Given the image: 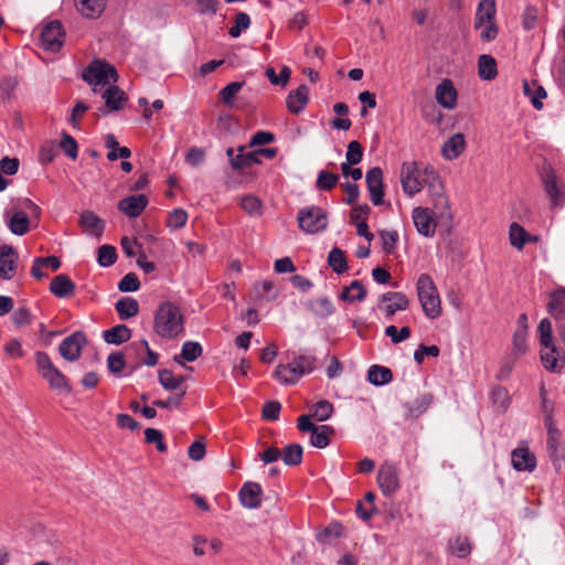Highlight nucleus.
<instances>
[{
  "instance_id": "obj_58",
  "label": "nucleus",
  "mask_w": 565,
  "mask_h": 565,
  "mask_svg": "<svg viewBox=\"0 0 565 565\" xmlns=\"http://www.w3.org/2000/svg\"><path fill=\"white\" fill-rule=\"evenodd\" d=\"M188 221V214L182 209H174L168 216L167 226L170 228H181Z\"/></svg>"
},
{
  "instance_id": "obj_45",
  "label": "nucleus",
  "mask_w": 565,
  "mask_h": 565,
  "mask_svg": "<svg viewBox=\"0 0 565 565\" xmlns=\"http://www.w3.org/2000/svg\"><path fill=\"white\" fill-rule=\"evenodd\" d=\"M239 205L250 216L263 215V203L257 196L253 194L244 195L239 200Z\"/></svg>"
},
{
  "instance_id": "obj_62",
  "label": "nucleus",
  "mask_w": 565,
  "mask_h": 565,
  "mask_svg": "<svg viewBox=\"0 0 565 565\" xmlns=\"http://www.w3.org/2000/svg\"><path fill=\"white\" fill-rule=\"evenodd\" d=\"M281 409V405L277 401H268L264 404L262 416L266 420H277L279 418V413Z\"/></svg>"
},
{
  "instance_id": "obj_42",
  "label": "nucleus",
  "mask_w": 565,
  "mask_h": 565,
  "mask_svg": "<svg viewBox=\"0 0 565 565\" xmlns=\"http://www.w3.org/2000/svg\"><path fill=\"white\" fill-rule=\"evenodd\" d=\"M303 449L299 444L287 445L282 451L280 458L287 466H298L302 461Z\"/></svg>"
},
{
  "instance_id": "obj_43",
  "label": "nucleus",
  "mask_w": 565,
  "mask_h": 565,
  "mask_svg": "<svg viewBox=\"0 0 565 565\" xmlns=\"http://www.w3.org/2000/svg\"><path fill=\"white\" fill-rule=\"evenodd\" d=\"M328 265L337 274H343L348 269V262L344 252L339 247H333L328 255Z\"/></svg>"
},
{
  "instance_id": "obj_36",
  "label": "nucleus",
  "mask_w": 565,
  "mask_h": 565,
  "mask_svg": "<svg viewBox=\"0 0 565 565\" xmlns=\"http://www.w3.org/2000/svg\"><path fill=\"white\" fill-rule=\"evenodd\" d=\"M115 309L121 320H127L138 315L139 303L131 297H124L115 303Z\"/></svg>"
},
{
  "instance_id": "obj_37",
  "label": "nucleus",
  "mask_w": 565,
  "mask_h": 565,
  "mask_svg": "<svg viewBox=\"0 0 565 565\" xmlns=\"http://www.w3.org/2000/svg\"><path fill=\"white\" fill-rule=\"evenodd\" d=\"M366 297V289L360 280H353L344 287L340 294V299L348 302L363 301Z\"/></svg>"
},
{
  "instance_id": "obj_33",
  "label": "nucleus",
  "mask_w": 565,
  "mask_h": 565,
  "mask_svg": "<svg viewBox=\"0 0 565 565\" xmlns=\"http://www.w3.org/2000/svg\"><path fill=\"white\" fill-rule=\"evenodd\" d=\"M104 340L110 344H122L131 338V330L126 324H117L103 333Z\"/></svg>"
},
{
  "instance_id": "obj_15",
  "label": "nucleus",
  "mask_w": 565,
  "mask_h": 565,
  "mask_svg": "<svg viewBox=\"0 0 565 565\" xmlns=\"http://www.w3.org/2000/svg\"><path fill=\"white\" fill-rule=\"evenodd\" d=\"M19 254L12 245L0 246V278L11 280L18 268Z\"/></svg>"
},
{
  "instance_id": "obj_59",
  "label": "nucleus",
  "mask_w": 565,
  "mask_h": 565,
  "mask_svg": "<svg viewBox=\"0 0 565 565\" xmlns=\"http://www.w3.org/2000/svg\"><path fill=\"white\" fill-rule=\"evenodd\" d=\"M491 399L493 404L501 411H505L510 404L508 391L501 386L492 390Z\"/></svg>"
},
{
  "instance_id": "obj_35",
  "label": "nucleus",
  "mask_w": 565,
  "mask_h": 565,
  "mask_svg": "<svg viewBox=\"0 0 565 565\" xmlns=\"http://www.w3.org/2000/svg\"><path fill=\"white\" fill-rule=\"evenodd\" d=\"M478 74L483 81L495 78L498 70L494 57L488 54L480 55L478 58Z\"/></svg>"
},
{
  "instance_id": "obj_56",
  "label": "nucleus",
  "mask_w": 565,
  "mask_h": 565,
  "mask_svg": "<svg viewBox=\"0 0 565 565\" xmlns=\"http://www.w3.org/2000/svg\"><path fill=\"white\" fill-rule=\"evenodd\" d=\"M385 335L391 338L393 343H399L411 337V329L409 327H402L398 330L396 326L391 324L385 328Z\"/></svg>"
},
{
  "instance_id": "obj_48",
  "label": "nucleus",
  "mask_w": 565,
  "mask_h": 565,
  "mask_svg": "<svg viewBox=\"0 0 565 565\" xmlns=\"http://www.w3.org/2000/svg\"><path fill=\"white\" fill-rule=\"evenodd\" d=\"M333 409V405L329 401L322 399L312 406L311 416L318 422H324L331 417Z\"/></svg>"
},
{
  "instance_id": "obj_28",
  "label": "nucleus",
  "mask_w": 565,
  "mask_h": 565,
  "mask_svg": "<svg viewBox=\"0 0 565 565\" xmlns=\"http://www.w3.org/2000/svg\"><path fill=\"white\" fill-rule=\"evenodd\" d=\"M79 224L90 235L99 237L105 228V222L92 211H85L81 214Z\"/></svg>"
},
{
  "instance_id": "obj_8",
  "label": "nucleus",
  "mask_w": 565,
  "mask_h": 565,
  "mask_svg": "<svg viewBox=\"0 0 565 565\" xmlns=\"http://www.w3.org/2000/svg\"><path fill=\"white\" fill-rule=\"evenodd\" d=\"M542 181L544 190L551 200L553 207H562L565 200V189L562 181L551 167L544 168Z\"/></svg>"
},
{
  "instance_id": "obj_12",
  "label": "nucleus",
  "mask_w": 565,
  "mask_h": 565,
  "mask_svg": "<svg viewBox=\"0 0 565 565\" xmlns=\"http://www.w3.org/2000/svg\"><path fill=\"white\" fill-rule=\"evenodd\" d=\"M85 344V334L81 331H75L61 342L58 352L64 360L74 362L79 359L82 349Z\"/></svg>"
},
{
  "instance_id": "obj_31",
  "label": "nucleus",
  "mask_w": 565,
  "mask_h": 565,
  "mask_svg": "<svg viewBox=\"0 0 565 565\" xmlns=\"http://www.w3.org/2000/svg\"><path fill=\"white\" fill-rule=\"evenodd\" d=\"M273 375L279 383L285 385H292L301 377L292 362L279 364Z\"/></svg>"
},
{
  "instance_id": "obj_19",
  "label": "nucleus",
  "mask_w": 565,
  "mask_h": 565,
  "mask_svg": "<svg viewBox=\"0 0 565 565\" xmlns=\"http://www.w3.org/2000/svg\"><path fill=\"white\" fill-rule=\"evenodd\" d=\"M512 467L516 471L532 472L536 468V457L527 447H518L511 452Z\"/></svg>"
},
{
  "instance_id": "obj_24",
  "label": "nucleus",
  "mask_w": 565,
  "mask_h": 565,
  "mask_svg": "<svg viewBox=\"0 0 565 565\" xmlns=\"http://www.w3.org/2000/svg\"><path fill=\"white\" fill-rule=\"evenodd\" d=\"M102 98L105 99V105L109 111L122 109L127 102L126 93L116 85L106 87L102 93Z\"/></svg>"
},
{
  "instance_id": "obj_22",
  "label": "nucleus",
  "mask_w": 565,
  "mask_h": 565,
  "mask_svg": "<svg viewBox=\"0 0 565 565\" xmlns=\"http://www.w3.org/2000/svg\"><path fill=\"white\" fill-rule=\"evenodd\" d=\"M309 102V88L306 84L291 90L286 98V106L291 114L301 113Z\"/></svg>"
},
{
  "instance_id": "obj_21",
  "label": "nucleus",
  "mask_w": 565,
  "mask_h": 565,
  "mask_svg": "<svg viewBox=\"0 0 565 565\" xmlns=\"http://www.w3.org/2000/svg\"><path fill=\"white\" fill-rule=\"evenodd\" d=\"M435 98L446 109H454L456 107L457 90L450 79L445 78L437 85Z\"/></svg>"
},
{
  "instance_id": "obj_63",
  "label": "nucleus",
  "mask_w": 565,
  "mask_h": 565,
  "mask_svg": "<svg viewBox=\"0 0 565 565\" xmlns=\"http://www.w3.org/2000/svg\"><path fill=\"white\" fill-rule=\"evenodd\" d=\"M107 367L113 374H119L125 367V358L122 353H111L107 358Z\"/></svg>"
},
{
  "instance_id": "obj_16",
  "label": "nucleus",
  "mask_w": 565,
  "mask_h": 565,
  "mask_svg": "<svg viewBox=\"0 0 565 565\" xmlns=\"http://www.w3.org/2000/svg\"><path fill=\"white\" fill-rule=\"evenodd\" d=\"M365 181L370 192V199L374 205H381L384 196L383 171L374 167L366 172Z\"/></svg>"
},
{
  "instance_id": "obj_13",
  "label": "nucleus",
  "mask_w": 565,
  "mask_h": 565,
  "mask_svg": "<svg viewBox=\"0 0 565 565\" xmlns=\"http://www.w3.org/2000/svg\"><path fill=\"white\" fill-rule=\"evenodd\" d=\"M377 483L384 495L390 497L399 488L397 468L391 462H384L377 471Z\"/></svg>"
},
{
  "instance_id": "obj_38",
  "label": "nucleus",
  "mask_w": 565,
  "mask_h": 565,
  "mask_svg": "<svg viewBox=\"0 0 565 565\" xmlns=\"http://www.w3.org/2000/svg\"><path fill=\"white\" fill-rule=\"evenodd\" d=\"M238 150H239V153L236 154L235 158L231 159V166L233 169L239 170L243 168H248L254 164L260 163L259 152H256V150L246 152V153L243 152L244 147H241Z\"/></svg>"
},
{
  "instance_id": "obj_20",
  "label": "nucleus",
  "mask_w": 565,
  "mask_h": 565,
  "mask_svg": "<svg viewBox=\"0 0 565 565\" xmlns=\"http://www.w3.org/2000/svg\"><path fill=\"white\" fill-rule=\"evenodd\" d=\"M4 221L10 232L14 235L22 236L30 231V218L21 210L13 212L7 210L4 212Z\"/></svg>"
},
{
  "instance_id": "obj_10",
  "label": "nucleus",
  "mask_w": 565,
  "mask_h": 565,
  "mask_svg": "<svg viewBox=\"0 0 565 565\" xmlns=\"http://www.w3.org/2000/svg\"><path fill=\"white\" fill-rule=\"evenodd\" d=\"M547 429L546 448L548 457L557 471L565 467V447L561 431L555 427Z\"/></svg>"
},
{
  "instance_id": "obj_9",
  "label": "nucleus",
  "mask_w": 565,
  "mask_h": 565,
  "mask_svg": "<svg viewBox=\"0 0 565 565\" xmlns=\"http://www.w3.org/2000/svg\"><path fill=\"white\" fill-rule=\"evenodd\" d=\"M412 216L416 230L425 237L434 236L437 221L441 220L438 211L422 206L415 207Z\"/></svg>"
},
{
  "instance_id": "obj_64",
  "label": "nucleus",
  "mask_w": 565,
  "mask_h": 565,
  "mask_svg": "<svg viewBox=\"0 0 565 565\" xmlns=\"http://www.w3.org/2000/svg\"><path fill=\"white\" fill-rule=\"evenodd\" d=\"M380 236L383 243V249L385 253H391L395 248L398 241V234L396 231H381Z\"/></svg>"
},
{
  "instance_id": "obj_5",
  "label": "nucleus",
  "mask_w": 565,
  "mask_h": 565,
  "mask_svg": "<svg viewBox=\"0 0 565 565\" xmlns=\"http://www.w3.org/2000/svg\"><path fill=\"white\" fill-rule=\"evenodd\" d=\"M426 185L434 205V209L438 211L439 217L447 221L451 220V213L449 211V202L445 194L444 184L438 173L429 166L424 168Z\"/></svg>"
},
{
  "instance_id": "obj_50",
  "label": "nucleus",
  "mask_w": 565,
  "mask_h": 565,
  "mask_svg": "<svg viewBox=\"0 0 565 565\" xmlns=\"http://www.w3.org/2000/svg\"><path fill=\"white\" fill-rule=\"evenodd\" d=\"M339 181V175L326 170L319 172L316 185L319 190L330 191Z\"/></svg>"
},
{
  "instance_id": "obj_47",
  "label": "nucleus",
  "mask_w": 565,
  "mask_h": 565,
  "mask_svg": "<svg viewBox=\"0 0 565 565\" xmlns=\"http://www.w3.org/2000/svg\"><path fill=\"white\" fill-rule=\"evenodd\" d=\"M243 85L244 82H231L225 87H223L218 93L222 103L230 107H233L235 97L237 93L242 89Z\"/></svg>"
},
{
  "instance_id": "obj_1",
  "label": "nucleus",
  "mask_w": 565,
  "mask_h": 565,
  "mask_svg": "<svg viewBox=\"0 0 565 565\" xmlns=\"http://www.w3.org/2000/svg\"><path fill=\"white\" fill-rule=\"evenodd\" d=\"M154 332L164 339H173L184 330V317L179 306L166 301L160 303L154 315Z\"/></svg>"
},
{
  "instance_id": "obj_11",
  "label": "nucleus",
  "mask_w": 565,
  "mask_h": 565,
  "mask_svg": "<svg viewBox=\"0 0 565 565\" xmlns=\"http://www.w3.org/2000/svg\"><path fill=\"white\" fill-rule=\"evenodd\" d=\"M409 307V300L403 292L387 291L379 300V309L385 313L390 320L397 311L406 310Z\"/></svg>"
},
{
  "instance_id": "obj_26",
  "label": "nucleus",
  "mask_w": 565,
  "mask_h": 565,
  "mask_svg": "<svg viewBox=\"0 0 565 565\" xmlns=\"http://www.w3.org/2000/svg\"><path fill=\"white\" fill-rule=\"evenodd\" d=\"M548 313L556 320L565 319V288L558 287L550 294Z\"/></svg>"
},
{
  "instance_id": "obj_44",
  "label": "nucleus",
  "mask_w": 565,
  "mask_h": 565,
  "mask_svg": "<svg viewBox=\"0 0 565 565\" xmlns=\"http://www.w3.org/2000/svg\"><path fill=\"white\" fill-rule=\"evenodd\" d=\"M184 376H174L170 370H161L159 372V382L167 391H181V385L184 382Z\"/></svg>"
},
{
  "instance_id": "obj_27",
  "label": "nucleus",
  "mask_w": 565,
  "mask_h": 565,
  "mask_svg": "<svg viewBox=\"0 0 565 565\" xmlns=\"http://www.w3.org/2000/svg\"><path fill=\"white\" fill-rule=\"evenodd\" d=\"M495 12L494 0H481L476 11L475 28L481 29L484 23L494 22Z\"/></svg>"
},
{
  "instance_id": "obj_6",
  "label": "nucleus",
  "mask_w": 565,
  "mask_h": 565,
  "mask_svg": "<svg viewBox=\"0 0 565 565\" xmlns=\"http://www.w3.org/2000/svg\"><path fill=\"white\" fill-rule=\"evenodd\" d=\"M299 227L310 234L323 231L328 226L327 213L318 206L301 209L297 216Z\"/></svg>"
},
{
  "instance_id": "obj_2",
  "label": "nucleus",
  "mask_w": 565,
  "mask_h": 565,
  "mask_svg": "<svg viewBox=\"0 0 565 565\" xmlns=\"http://www.w3.org/2000/svg\"><path fill=\"white\" fill-rule=\"evenodd\" d=\"M416 290L425 316L429 319L440 317L443 311L440 297L433 278L428 274L419 275Z\"/></svg>"
},
{
  "instance_id": "obj_34",
  "label": "nucleus",
  "mask_w": 565,
  "mask_h": 565,
  "mask_svg": "<svg viewBox=\"0 0 565 565\" xmlns=\"http://www.w3.org/2000/svg\"><path fill=\"white\" fill-rule=\"evenodd\" d=\"M433 395L430 393H425L415 398L413 402L407 403L405 408L407 409V415L411 418H418L422 416L433 403Z\"/></svg>"
},
{
  "instance_id": "obj_30",
  "label": "nucleus",
  "mask_w": 565,
  "mask_h": 565,
  "mask_svg": "<svg viewBox=\"0 0 565 565\" xmlns=\"http://www.w3.org/2000/svg\"><path fill=\"white\" fill-rule=\"evenodd\" d=\"M77 10L86 18H98L106 7L107 0H74Z\"/></svg>"
},
{
  "instance_id": "obj_49",
  "label": "nucleus",
  "mask_w": 565,
  "mask_h": 565,
  "mask_svg": "<svg viewBox=\"0 0 565 565\" xmlns=\"http://www.w3.org/2000/svg\"><path fill=\"white\" fill-rule=\"evenodd\" d=\"M202 352L203 349L199 342L186 341L182 344L180 358L188 362H193L202 355Z\"/></svg>"
},
{
  "instance_id": "obj_18",
  "label": "nucleus",
  "mask_w": 565,
  "mask_h": 565,
  "mask_svg": "<svg viewBox=\"0 0 565 565\" xmlns=\"http://www.w3.org/2000/svg\"><path fill=\"white\" fill-rule=\"evenodd\" d=\"M148 202L145 194L129 195L118 202V210L129 217H138L147 207Z\"/></svg>"
},
{
  "instance_id": "obj_25",
  "label": "nucleus",
  "mask_w": 565,
  "mask_h": 565,
  "mask_svg": "<svg viewBox=\"0 0 565 565\" xmlns=\"http://www.w3.org/2000/svg\"><path fill=\"white\" fill-rule=\"evenodd\" d=\"M75 288V284L65 274L55 276L50 285V291L57 298L71 297L74 294Z\"/></svg>"
},
{
  "instance_id": "obj_32",
  "label": "nucleus",
  "mask_w": 565,
  "mask_h": 565,
  "mask_svg": "<svg viewBox=\"0 0 565 565\" xmlns=\"http://www.w3.org/2000/svg\"><path fill=\"white\" fill-rule=\"evenodd\" d=\"M447 548L452 555L465 558L471 553L472 545L467 536L456 535L448 540Z\"/></svg>"
},
{
  "instance_id": "obj_54",
  "label": "nucleus",
  "mask_w": 565,
  "mask_h": 565,
  "mask_svg": "<svg viewBox=\"0 0 565 565\" xmlns=\"http://www.w3.org/2000/svg\"><path fill=\"white\" fill-rule=\"evenodd\" d=\"M300 375L311 373L315 369L316 359L310 355H298L291 361Z\"/></svg>"
},
{
  "instance_id": "obj_39",
  "label": "nucleus",
  "mask_w": 565,
  "mask_h": 565,
  "mask_svg": "<svg viewBox=\"0 0 565 565\" xmlns=\"http://www.w3.org/2000/svg\"><path fill=\"white\" fill-rule=\"evenodd\" d=\"M367 380L373 385H384L393 380V373L386 366L372 365L367 371Z\"/></svg>"
},
{
  "instance_id": "obj_23",
  "label": "nucleus",
  "mask_w": 565,
  "mask_h": 565,
  "mask_svg": "<svg viewBox=\"0 0 565 565\" xmlns=\"http://www.w3.org/2000/svg\"><path fill=\"white\" fill-rule=\"evenodd\" d=\"M466 149V139L463 134L457 132L448 138L443 147L441 154L446 160L457 159Z\"/></svg>"
},
{
  "instance_id": "obj_40",
  "label": "nucleus",
  "mask_w": 565,
  "mask_h": 565,
  "mask_svg": "<svg viewBox=\"0 0 565 565\" xmlns=\"http://www.w3.org/2000/svg\"><path fill=\"white\" fill-rule=\"evenodd\" d=\"M334 434V428L329 425L317 426L310 437V444L316 448H326L330 444V436Z\"/></svg>"
},
{
  "instance_id": "obj_51",
  "label": "nucleus",
  "mask_w": 565,
  "mask_h": 565,
  "mask_svg": "<svg viewBox=\"0 0 565 565\" xmlns=\"http://www.w3.org/2000/svg\"><path fill=\"white\" fill-rule=\"evenodd\" d=\"M117 259L116 248L111 245H103L98 248L97 262L103 267L113 265Z\"/></svg>"
},
{
  "instance_id": "obj_7",
  "label": "nucleus",
  "mask_w": 565,
  "mask_h": 565,
  "mask_svg": "<svg viewBox=\"0 0 565 565\" xmlns=\"http://www.w3.org/2000/svg\"><path fill=\"white\" fill-rule=\"evenodd\" d=\"M424 169L420 170L416 162L404 163L401 170V182L403 190L408 195L418 193L426 182L424 181Z\"/></svg>"
},
{
  "instance_id": "obj_55",
  "label": "nucleus",
  "mask_w": 565,
  "mask_h": 565,
  "mask_svg": "<svg viewBox=\"0 0 565 565\" xmlns=\"http://www.w3.org/2000/svg\"><path fill=\"white\" fill-rule=\"evenodd\" d=\"M250 25V18L245 12H238L235 15V24L230 29L228 33L232 38H238L242 32Z\"/></svg>"
},
{
  "instance_id": "obj_53",
  "label": "nucleus",
  "mask_w": 565,
  "mask_h": 565,
  "mask_svg": "<svg viewBox=\"0 0 565 565\" xmlns=\"http://www.w3.org/2000/svg\"><path fill=\"white\" fill-rule=\"evenodd\" d=\"M540 343L543 348H551L553 344L552 322L550 319L544 318L539 324Z\"/></svg>"
},
{
  "instance_id": "obj_17",
  "label": "nucleus",
  "mask_w": 565,
  "mask_h": 565,
  "mask_svg": "<svg viewBox=\"0 0 565 565\" xmlns=\"http://www.w3.org/2000/svg\"><path fill=\"white\" fill-rule=\"evenodd\" d=\"M238 495L242 505L246 509H258L262 505L263 489L257 482H245Z\"/></svg>"
},
{
  "instance_id": "obj_29",
  "label": "nucleus",
  "mask_w": 565,
  "mask_h": 565,
  "mask_svg": "<svg viewBox=\"0 0 565 565\" xmlns=\"http://www.w3.org/2000/svg\"><path fill=\"white\" fill-rule=\"evenodd\" d=\"M544 350L541 353V360L544 364V367L551 372H559L565 364L564 358H562L554 345L551 348H543Z\"/></svg>"
},
{
  "instance_id": "obj_14",
  "label": "nucleus",
  "mask_w": 565,
  "mask_h": 565,
  "mask_svg": "<svg viewBox=\"0 0 565 565\" xmlns=\"http://www.w3.org/2000/svg\"><path fill=\"white\" fill-rule=\"evenodd\" d=\"M42 46L51 52H56L61 49L64 39L63 25L60 21H52L44 25L41 31Z\"/></svg>"
},
{
  "instance_id": "obj_4",
  "label": "nucleus",
  "mask_w": 565,
  "mask_h": 565,
  "mask_svg": "<svg viewBox=\"0 0 565 565\" xmlns=\"http://www.w3.org/2000/svg\"><path fill=\"white\" fill-rule=\"evenodd\" d=\"M35 364L39 374L52 390L67 393L72 391L67 377L54 365L47 353L43 351L35 352Z\"/></svg>"
},
{
  "instance_id": "obj_52",
  "label": "nucleus",
  "mask_w": 565,
  "mask_h": 565,
  "mask_svg": "<svg viewBox=\"0 0 565 565\" xmlns=\"http://www.w3.org/2000/svg\"><path fill=\"white\" fill-rule=\"evenodd\" d=\"M60 147L62 148L64 153L72 160H75L77 158L78 145H77L76 140L65 131L62 134V140L60 142Z\"/></svg>"
},
{
  "instance_id": "obj_3",
  "label": "nucleus",
  "mask_w": 565,
  "mask_h": 565,
  "mask_svg": "<svg viewBox=\"0 0 565 565\" xmlns=\"http://www.w3.org/2000/svg\"><path fill=\"white\" fill-rule=\"evenodd\" d=\"M83 79L97 93L117 82L118 74L113 65L103 61L94 60L83 72Z\"/></svg>"
},
{
  "instance_id": "obj_61",
  "label": "nucleus",
  "mask_w": 565,
  "mask_h": 565,
  "mask_svg": "<svg viewBox=\"0 0 565 565\" xmlns=\"http://www.w3.org/2000/svg\"><path fill=\"white\" fill-rule=\"evenodd\" d=\"M205 150L199 147H191L185 154V162L191 167H199L205 160Z\"/></svg>"
},
{
  "instance_id": "obj_46",
  "label": "nucleus",
  "mask_w": 565,
  "mask_h": 565,
  "mask_svg": "<svg viewBox=\"0 0 565 565\" xmlns=\"http://www.w3.org/2000/svg\"><path fill=\"white\" fill-rule=\"evenodd\" d=\"M527 232L518 223H512L509 230L510 243L513 247L522 250L526 244Z\"/></svg>"
},
{
  "instance_id": "obj_57",
  "label": "nucleus",
  "mask_w": 565,
  "mask_h": 565,
  "mask_svg": "<svg viewBox=\"0 0 565 565\" xmlns=\"http://www.w3.org/2000/svg\"><path fill=\"white\" fill-rule=\"evenodd\" d=\"M140 288V281L135 273L126 274L118 284L121 292H132Z\"/></svg>"
},
{
  "instance_id": "obj_60",
  "label": "nucleus",
  "mask_w": 565,
  "mask_h": 565,
  "mask_svg": "<svg viewBox=\"0 0 565 565\" xmlns=\"http://www.w3.org/2000/svg\"><path fill=\"white\" fill-rule=\"evenodd\" d=\"M363 158V149L359 141H351L348 145V150L345 153V159L348 163L358 164L362 161Z\"/></svg>"
},
{
  "instance_id": "obj_41",
  "label": "nucleus",
  "mask_w": 565,
  "mask_h": 565,
  "mask_svg": "<svg viewBox=\"0 0 565 565\" xmlns=\"http://www.w3.org/2000/svg\"><path fill=\"white\" fill-rule=\"evenodd\" d=\"M308 308L320 318H328L334 312V306L327 297L312 299L308 302Z\"/></svg>"
}]
</instances>
